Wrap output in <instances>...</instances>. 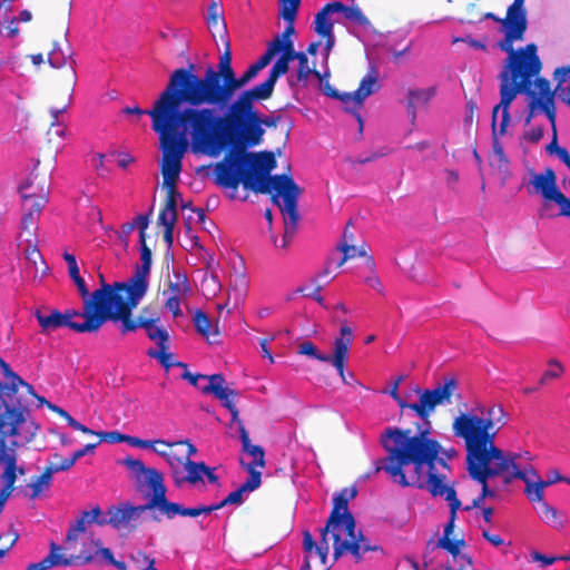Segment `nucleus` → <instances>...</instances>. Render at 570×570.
Returning <instances> with one entry per match:
<instances>
[{
  "instance_id": "nucleus-11",
  "label": "nucleus",
  "mask_w": 570,
  "mask_h": 570,
  "mask_svg": "<svg viewBox=\"0 0 570 570\" xmlns=\"http://www.w3.org/2000/svg\"><path fill=\"white\" fill-rule=\"evenodd\" d=\"M458 390V382L454 377L445 379L433 389L417 390L419 401L407 404V409L423 421L428 434L430 433L431 422L429 417L439 405H449L452 403V396ZM421 430L420 432H422Z\"/></svg>"
},
{
  "instance_id": "nucleus-4",
  "label": "nucleus",
  "mask_w": 570,
  "mask_h": 570,
  "mask_svg": "<svg viewBox=\"0 0 570 570\" xmlns=\"http://www.w3.org/2000/svg\"><path fill=\"white\" fill-rule=\"evenodd\" d=\"M243 156L249 176L246 180L249 190L261 194H273V202L279 207L284 216L285 234L281 244L275 238L274 245L285 248L298 222L297 200L299 188L286 175L271 176V171L276 167V159L272 153L254 154L243 150Z\"/></svg>"
},
{
  "instance_id": "nucleus-36",
  "label": "nucleus",
  "mask_w": 570,
  "mask_h": 570,
  "mask_svg": "<svg viewBox=\"0 0 570 570\" xmlns=\"http://www.w3.org/2000/svg\"><path fill=\"white\" fill-rule=\"evenodd\" d=\"M553 76L557 81V97L570 106V66L557 68Z\"/></svg>"
},
{
  "instance_id": "nucleus-33",
  "label": "nucleus",
  "mask_w": 570,
  "mask_h": 570,
  "mask_svg": "<svg viewBox=\"0 0 570 570\" xmlns=\"http://www.w3.org/2000/svg\"><path fill=\"white\" fill-rule=\"evenodd\" d=\"M239 440L242 443V449L245 453L253 458V461L249 464H253L254 468L265 466V452L264 449L259 445H254L250 442L247 430L244 425L239 428Z\"/></svg>"
},
{
  "instance_id": "nucleus-12",
  "label": "nucleus",
  "mask_w": 570,
  "mask_h": 570,
  "mask_svg": "<svg viewBox=\"0 0 570 570\" xmlns=\"http://www.w3.org/2000/svg\"><path fill=\"white\" fill-rule=\"evenodd\" d=\"M214 176L217 186L236 189L242 184L245 189L249 190V186L246 184L249 176L243 150L232 148L230 154L214 166Z\"/></svg>"
},
{
  "instance_id": "nucleus-63",
  "label": "nucleus",
  "mask_w": 570,
  "mask_h": 570,
  "mask_svg": "<svg viewBox=\"0 0 570 570\" xmlns=\"http://www.w3.org/2000/svg\"><path fill=\"white\" fill-rule=\"evenodd\" d=\"M548 151L550 154H556L558 158L567 165V167L570 170V154L568 150L563 147H560L557 142V139L554 138L547 147Z\"/></svg>"
},
{
  "instance_id": "nucleus-24",
  "label": "nucleus",
  "mask_w": 570,
  "mask_h": 570,
  "mask_svg": "<svg viewBox=\"0 0 570 570\" xmlns=\"http://www.w3.org/2000/svg\"><path fill=\"white\" fill-rule=\"evenodd\" d=\"M137 489L147 498L148 501L144 507L148 510H153L154 504L167 493L164 474L155 468L147 471V474L139 480Z\"/></svg>"
},
{
  "instance_id": "nucleus-48",
  "label": "nucleus",
  "mask_w": 570,
  "mask_h": 570,
  "mask_svg": "<svg viewBox=\"0 0 570 570\" xmlns=\"http://www.w3.org/2000/svg\"><path fill=\"white\" fill-rule=\"evenodd\" d=\"M154 509L159 510L168 519H173L176 515H183V505L168 501L166 495L154 504Z\"/></svg>"
},
{
  "instance_id": "nucleus-2",
  "label": "nucleus",
  "mask_w": 570,
  "mask_h": 570,
  "mask_svg": "<svg viewBox=\"0 0 570 570\" xmlns=\"http://www.w3.org/2000/svg\"><path fill=\"white\" fill-rule=\"evenodd\" d=\"M185 120L193 130V151L219 156L226 147L245 150L263 142L259 112L228 108L224 116L209 107H186Z\"/></svg>"
},
{
  "instance_id": "nucleus-14",
  "label": "nucleus",
  "mask_w": 570,
  "mask_h": 570,
  "mask_svg": "<svg viewBox=\"0 0 570 570\" xmlns=\"http://www.w3.org/2000/svg\"><path fill=\"white\" fill-rule=\"evenodd\" d=\"M29 411L22 406L14 397L9 395V400L0 396V433L4 436L20 435Z\"/></svg>"
},
{
  "instance_id": "nucleus-19",
  "label": "nucleus",
  "mask_w": 570,
  "mask_h": 570,
  "mask_svg": "<svg viewBox=\"0 0 570 570\" xmlns=\"http://www.w3.org/2000/svg\"><path fill=\"white\" fill-rule=\"evenodd\" d=\"M146 510L148 509L144 505H132L129 502L110 507L109 514H111L112 528L128 531L136 529Z\"/></svg>"
},
{
  "instance_id": "nucleus-59",
  "label": "nucleus",
  "mask_w": 570,
  "mask_h": 570,
  "mask_svg": "<svg viewBox=\"0 0 570 570\" xmlns=\"http://www.w3.org/2000/svg\"><path fill=\"white\" fill-rule=\"evenodd\" d=\"M535 106H539L540 109L544 111V114L547 115L548 119L552 124H554L556 114H554L552 96L544 97V98H539V99L532 101L531 107L534 108Z\"/></svg>"
},
{
  "instance_id": "nucleus-37",
  "label": "nucleus",
  "mask_w": 570,
  "mask_h": 570,
  "mask_svg": "<svg viewBox=\"0 0 570 570\" xmlns=\"http://www.w3.org/2000/svg\"><path fill=\"white\" fill-rule=\"evenodd\" d=\"M535 511L542 522L554 529L563 528L567 522L563 513L548 502L543 503L539 508H535Z\"/></svg>"
},
{
  "instance_id": "nucleus-18",
  "label": "nucleus",
  "mask_w": 570,
  "mask_h": 570,
  "mask_svg": "<svg viewBox=\"0 0 570 570\" xmlns=\"http://www.w3.org/2000/svg\"><path fill=\"white\" fill-rule=\"evenodd\" d=\"M225 379L220 374H213L209 377V384L202 387L203 393L213 394L216 399H218L224 407L228 410L232 416V423L237 424V432L239 433L240 425H244L239 419V412L233 401V396H235V391L224 386Z\"/></svg>"
},
{
  "instance_id": "nucleus-34",
  "label": "nucleus",
  "mask_w": 570,
  "mask_h": 570,
  "mask_svg": "<svg viewBox=\"0 0 570 570\" xmlns=\"http://www.w3.org/2000/svg\"><path fill=\"white\" fill-rule=\"evenodd\" d=\"M296 52L293 40H287L279 35L267 45L266 51L262 55L269 63L276 56L294 55Z\"/></svg>"
},
{
  "instance_id": "nucleus-21",
  "label": "nucleus",
  "mask_w": 570,
  "mask_h": 570,
  "mask_svg": "<svg viewBox=\"0 0 570 570\" xmlns=\"http://www.w3.org/2000/svg\"><path fill=\"white\" fill-rule=\"evenodd\" d=\"M150 268V252L147 248H144L141 253V264L135 268L134 274L124 282H115L110 285L111 287H116L120 291L121 288H131V292L135 295H138L141 292H147L149 287Z\"/></svg>"
},
{
  "instance_id": "nucleus-27",
  "label": "nucleus",
  "mask_w": 570,
  "mask_h": 570,
  "mask_svg": "<svg viewBox=\"0 0 570 570\" xmlns=\"http://www.w3.org/2000/svg\"><path fill=\"white\" fill-rule=\"evenodd\" d=\"M268 65L269 62L263 56H261L259 59L254 63L249 65L248 68L240 76H237L235 73L229 87V91H227V95L225 97L224 106L230 102L232 99L235 97L236 92L246 87L254 78L257 77L259 71H262Z\"/></svg>"
},
{
  "instance_id": "nucleus-23",
  "label": "nucleus",
  "mask_w": 570,
  "mask_h": 570,
  "mask_svg": "<svg viewBox=\"0 0 570 570\" xmlns=\"http://www.w3.org/2000/svg\"><path fill=\"white\" fill-rule=\"evenodd\" d=\"M294 60L298 62V66L296 70L287 77V83L293 91L299 87H306L311 77L316 78L320 82H323L324 78L330 77L328 71L322 75L315 69V66L311 67L307 55L303 51H296L294 53Z\"/></svg>"
},
{
  "instance_id": "nucleus-60",
  "label": "nucleus",
  "mask_w": 570,
  "mask_h": 570,
  "mask_svg": "<svg viewBox=\"0 0 570 570\" xmlns=\"http://www.w3.org/2000/svg\"><path fill=\"white\" fill-rule=\"evenodd\" d=\"M535 106H539L540 109L544 111V114L547 115L548 119L552 124H554L556 114H554L552 96L544 97V98H539V99L532 101L531 107L534 108Z\"/></svg>"
},
{
  "instance_id": "nucleus-8",
  "label": "nucleus",
  "mask_w": 570,
  "mask_h": 570,
  "mask_svg": "<svg viewBox=\"0 0 570 570\" xmlns=\"http://www.w3.org/2000/svg\"><path fill=\"white\" fill-rule=\"evenodd\" d=\"M453 433L462 439L466 450V465H472L473 473L481 475L485 462L510 458L494 444L497 431H490L481 416L463 413L453 421Z\"/></svg>"
},
{
  "instance_id": "nucleus-31",
  "label": "nucleus",
  "mask_w": 570,
  "mask_h": 570,
  "mask_svg": "<svg viewBox=\"0 0 570 570\" xmlns=\"http://www.w3.org/2000/svg\"><path fill=\"white\" fill-rule=\"evenodd\" d=\"M19 193L22 198L23 212L33 213L37 216L40 215L41 210L48 203V196L45 193L35 194L30 191V186L23 184L19 187Z\"/></svg>"
},
{
  "instance_id": "nucleus-64",
  "label": "nucleus",
  "mask_w": 570,
  "mask_h": 570,
  "mask_svg": "<svg viewBox=\"0 0 570 570\" xmlns=\"http://www.w3.org/2000/svg\"><path fill=\"white\" fill-rule=\"evenodd\" d=\"M194 324L196 330L203 335H207L212 327L209 317L200 311L196 312L194 316Z\"/></svg>"
},
{
  "instance_id": "nucleus-40",
  "label": "nucleus",
  "mask_w": 570,
  "mask_h": 570,
  "mask_svg": "<svg viewBox=\"0 0 570 570\" xmlns=\"http://www.w3.org/2000/svg\"><path fill=\"white\" fill-rule=\"evenodd\" d=\"M275 63L273 65L272 69L269 70V75L267 79L265 80L268 86H271L273 89L275 88V85L282 76H285L289 70V62L294 61V55H281L277 56Z\"/></svg>"
},
{
  "instance_id": "nucleus-43",
  "label": "nucleus",
  "mask_w": 570,
  "mask_h": 570,
  "mask_svg": "<svg viewBox=\"0 0 570 570\" xmlns=\"http://www.w3.org/2000/svg\"><path fill=\"white\" fill-rule=\"evenodd\" d=\"M48 61L53 68H62L67 63H70L72 76L76 77V70L72 66L75 61L72 60V51L70 49H68V52H65L58 43H55L48 55Z\"/></svg>"
},
{
  "instance_id": "nucleus-6",
  "label": "nucleus",
  "mask_w": 570,
  "mask_h": 570,
  "mask_svg": "<svg viewBox=\"0 0 570 570\" xmlns=\"http://www.w3.org/2000/svg\"><path fill=\"white\" fill-rule=\"evenodd\" d=\"M542 63L538 56V48L529 43L519 48V52L507 57L500 79V102L493 108V127L497 132V117L501 112L500 132H507L510 122L509 108L520 94L532 95L533 79L541 71Z\"/></svg>"
},
{
  "instance_id": "nucleus-20",
  "label": "nucleus",
  "mask_w": 570,
  "mask_h": 570,
  "mask_svg": "<svg viewBox=\"0 0 570 570\" xmlns=\"http://www.w3.org/2000/svg\"><path fill=\"white\" fill-rule=\"evenodd\" d=\"M273 91L274 89L268 86L266 81H263L249 89H240L237 97L235 99L233 98L225 107L243 111L258 112L255 108V102L271 98Z\"/></svg>"
},
{
  "instance_id": "nucleus-58",
  "label": "nucleus",
  "mask_w": 570,
  "mask_h": 570,
  "mask_svg": "<svg viewBox=\"0 0 570 570\" xmlns=\"http://www.w3.org/2000/svg\"><path fill=\"white\" fill-rule=\"evenodd\" d=\"M67 107H62L60 109L52 108L50 110L52 122H51V129L49 130V135H56L59 138H63L66 135L65 128L61 127L59 122V115L66 112Z\"/></svg>"
},
{
  "instance_id": "nucleus-57",
  "label": "nucleus",
  "mask_w": 570,
  "mask_h": 570,
  "mask_svg": "<svg viewBox=\"0 0 570 570\" xmlns=\"http://www.w3.org/2000/svg\"><path fill=\"white\" fill-rule=\"evenodd\" d=\"M53 459L58 460V461L57 462L52 461V462H50L49 466H47V469L52 473V475L55 473L69 470L76 463L72 455L69 458H60L58 454H55Z\"/></svg>"
},
{
  "instance_id": "nucleus-56",
  "label": "nucleus",
  "mask_w": 570,
  "mask_h": 570,
  "mask_svg": "<svg viewBox=\"0 0 570 570\" xmlns=\"http://www.w3.org/2000/svg\"><path fill=\"white\" fill-rule=\"evenodd\" d=\"M338 12H343L346 19L360 26L368 24L367 18L363 14L358 7H347L343 4V8L338 9Z\"/></svg>"
},
{
  "instance_id": "nucleus-32",
  "label": "nucleus",
  "mask_w": 570,
  "mask_h": 570,
  "mask_svg": "<svg viewBox=\"0 0 570 570\" xmlns=\"http://www.w3.org/2000/svg\"><path fill=\"white\" fill-rule=\"evenodd\" d=\"M343 8V3L338 1H334L327 3L321 11H318L315 16V31L320 36H328L333 32V23L330 19V16L338 12V9Z\"/></svg>"
},
{
  "instance_id": "nucleus-44",
  "label": "nucleus",
  "mask_w": 570,
  "mask_h": 570,
  "mask_svg": "<svg viewBox=\"0 0 570 570\" xmlns=\"http://www.w3.org/2000/svg\"><path fill=\"white\" fill-rule=\"evenodd\" d=\"M249 286V278L244 267L234 271L230 276V288L235 293L237 299L244 298Z\"/></svg>"
},
{
  "instance_id": "nucleus-49",
  "label": "nucleus",
  "mask_w": 570,
  "mask_h": 570,
  "mask_svg": "<svg viewBox=\"0 0 570 570\" xmlns=\"http://www.w3.org/2000/svg\"><path fill=\"white\" fill-rule=\"evenodd\" d=\"M189 291L187 278L180 274H175V281H169L168 289L164 295L183 297Z\"/></svg>"
},
{
  "instance_id": "nucleus-9",
  "label": "nucleus",
  "mask_w": 570,
  "mask_h": 570,
  "mask_svg": "<svg viewBox=\"0 0 570 570\" xmlns=\"http://www.w3.org/2000/svg\"><path fill=\"white\" fill-rule=\"evenodd\" d=\"M147 292L135 295L131 288L111 287L110 284L104 283L95 291V299L98 309V318L101 326L108 322H119L121 334L136 332L138 328H146L158 318H149L144 314L132 317V311L139 305Z\"/></svg>"
},
{
  "instance_id": "nucleus-35",
  "label": "nucleus",
  "mask_w": 570,
  "mask_h": 570,
  "mask_svg": "<svg viewBox=\"0 0 570 570\" xmlns=\"http://www.w3.org/2000/svg\"><path fill=\"white\" fill-rule=\"evenodd\" d=\"M434 96V88L412 89L407 94V110L414 119L416 110L428 105Z\"/></svg>"
},
{
  "instance_id": "nucleus-52",
  "label": "nucleus",
  "mask_w": 570,
  "mask_h": 570,
  "mask_svg": "<svg viewBox=\"0 0 570 570\" xmlns=\"http://www.w3.org/2000/svg\"><path fill=\"white\" fill-rule=\"evenodd\" d=\"M122 464L135 475L136 484L153 469L146 466L141 460L130 456L124 459Z\"/></svg>"
},
{
  "instance_id": "nucleus-30",
  "label": "nucleus",
  "mask_w": 570,
  "mask_h": 570,
  "mask_svg": "<svg viewBox=\"0 0 570 570\" xmlns=\"http://www.w3.org/2000/svg\"><path fill=\"white\" fill-rule=\"evenodd\" d=\"M49 551V559L52 562V568L56 567H70L77 564L79 561L82 564L90 563L94 561V556L91 552H88L86 549H82L79 554H70L66 556L62 550L63 547L57 544L56 542H51Z\"/></svg>"
},
{
  "instance_id": "nucleus-29",
  "label": "nucleus",
  "mask_w": 570,
  "mask_h": 570,
  "mask_svg": "<svg viewBox=\"0 0 570 570\" xmlns=\"http://www.w3.org/2000/svg\"><path fill=\"white\" fill-rule=\"evenodd\" d=\"M183 464L185 470L184 481L189 484L195 485L199 482L204 483V479H206L210 484H216L218 482L215 469L209 468L204 462H195L186 459Z\"/></svg>"
},
{
  "instance_id": "nucleus-28",
  "label": "nucleus",
  "mask_w": 570,
  "mask_h": 570,
  "mask_svg": "<svg viewBox=\"0 0 570 570\" xmlns=\"http://www.w3.org/2000/svg\"><path fill=\"white\" fill-rule=\"evenodd\" d=\"M98 505L90 510H85L80 513L77 520L70 524L66 534L65 549L71 550L76 547L79 535L85 533L87 529L94 524V520L95 517L98 515Z\"/></svg>"
},
{
  "instance_id": "nucleus-10",
  "label": "nucleus",
  "mask_w": 570,
  "mask_h": 570,
  "mask_svg": "<svg viewBox=\"0 0 570 570\" xmlns=\"http://www.w3.org/2000/svg\"><path fill=\"white\" fill-rule=\"evenodd\" d=\"M95 299V291L89 299L85 301L83 312L51 311L49 315L36 313V318L43 332H50L59 327H69L77 333H95L101 328V321L98 318V309Z\"/></svg>"
},
{
  "instance_id": "nucleus-3",
  "label": "nucleus",
  "mask_w": 570,
  "mask_h": 570,
  "mask_svg": "<svg viewBox=\"0 0 570 570\" xmlns=\"http://www.w3.org/2000/svg\"><path fill=\"white\" fill-rule=\"evenodd\" d=\"M223 42L226 50L220 55L216 69L208 67L203 77L185 68L176 69L159 96L175 101L178 106L188 104L189 107H224L225 97L236 72L232 66L229 40Z\"/></svg>"
},
{
  "instance_id": "nucleus-38",
  "label": "nucleus",
  "mask_w": 570,
  "mask_h": 570,
  "mask_svg": "<svg viewBox=\"0 0 570 570\" xmlns=\"http://www.w3.org/2000/svg\"><path fill=\"white\" fill-rule=\"evenodd\" d=\"M331 264L332 263H327L326 267L316 275V277L311 282V284L299 287L298 292L306 297H312L321 302L322 297L320 296V291L322 289L323 285L328 282V276L331 274Z\"/></svg>"
},
{
  "instance_id": "nucleus-39",
  "label": "nucleus",
  "mask_w": 570,
  "mask_h": 570,
  "mask_svg": "<svg viewBox=\"0 0 570 570\" xmlns=\"http://www.w3.org/2000/svg\"><path fill=\"white\" fill-rule=\"evenodd\" d=\"M333 542V539L331 537L324 538V529L321 531V540L320 542H315L312 534L308 531H305L303 533V546L306 552H313L314 550L316 553L324 560L330 551V543Z\"/></svg>"
},
{
  "instance_id": "nucleus-26",
  "label": "nucleus",
  "mask_w": 570,
  "mask_h": 570,
  "mask_svg": "<svg viewBox=\"0 0 570 570\" xmlns=\"http://www.w3.org/2000/svg\"><path fill=\"white\" fill-rule=\"evenodd\" d=\"M523 3L524 0H513V3L508 8L503 27L504 30H508L509 37H523L527 29V14Z\"/></svg>"
},
{
  "instance_id": "nucleus-22",
  "label": "nucleus",
  "mask_w": 570,
  "mask_h": 570,
  "mask_svg": "<svg viewBox=\"0 0 570 570\" xmlns=\"http://www.w3.org/2000/svg\"><path fill=\"white\" fill-rule=\"evenodd\" d=\"M353 344V333L351 327L343 325L340 330V336L333 342V354H326L325 363L331 364L340 376H344V367L348 360L350 348Z\"/></svg>"
},
{
  "instance_id": "nucleus-50",
  "label": "nucleus",
  "mask_w": 570,
  "mask_h": 570,
  "mask_svg": "<svg viewBox=\"0 0 570 570\" xmlns=\"http://www.w3.org/2000/svg\"><path fill=\"white\" fill-rule=\"evenodd\" d=\"M240 464L249 474V478L240 487L247 493L253 492L254 490L258 489L262 483V473L257 471L253 464H245L243 460H240Z\"/></svg>"
},
{
  "instance_id": "nucleus-45",
  "label": "nucleus",
  "mask_w": 570,
  "mask_h": 570,
  "mask_svg": "<svg viewBox=\"0 0 570 570\" xmlns=\"http://www.w3.org/2000/svg\"><path fill=\"white\" fill-rule=\"evenodd\" d=\"M169 344L160 348H149L147 355L151 358L157 360L161 366L169 370L173 366L186 367L185 363L175 362L171 353L168 352Z\"/></svg>"
},
{
  "instance_id": "nucleus-15",
  "label": "nucleus",
  "mask_w": 570,
  "mask_h": 570,
  "mask_svg": "<svg viewBox=\"0 0 570 570\" xmlns=\"http://www.w3.org/2000/svg\"><path fill=\"white\" fill-rule=\"evenodd\" d=\"M531 185L544 199L552 200L560 207V214L570 217V198L566 197L557 187V177L552 169L533 174Z\"/></svg>"
},
{
  "instance_id": "nucleus-46",
  "label": "nucleus",
  "mask_w": 570,
  "mask_h": 570,
  "mask_svg": "<svg viewBox=\"0 0 570 570\" xmlns=\"http://www.w3.org/2000/svg\"><path fill=\"white\" fill-rule=\"evenodd\" d=\"M158 323L159 321H154L150 323L149 326L145 328L148 338L156 343V348L164 347L168 345L169 342L168 331L165 327L160 326Z\"/></svg>"
},
{
  "instance_id": "nucleus-62",
  "label": "nucleus",
  "mask_w": 570,
  "mask_h": 570,
  "mask_svg": "<svg viewBox=\"0 0 570 570\" xmlns=\"http://www.w3.org/2000/svg\"><path fill=\"white\" fill-rule=\"evenodd\" d=\"M92 544L97 548L96 553L92 554L94 559L98 558L100 561H104L108 564H111L115 560L114 553L109 548H105L101 546V541L99 539L94 540Z\"/></svg>"
},
{
  "instance_id": "nucleus-25",
  "label": "nucleus",
  "mask_w": 570,
  "mask_h": 570,
  "mask_svg": "<svg viewBox=\"0 0 570 570\" xmlns=\"http://www.w3.org/2000/svg\"><path fill=\"white\" fill-rule=\"evenodd\" d=\"M205 20L214 39L219 38L222 41L228 39L222 0H209Z\"/></svg>"
},
{
  "instance_id": "nucleus-61",
  "label": "nucleus",
  "mask_w": 570,
  "mask_h": 570,
  "mask_svg": "<svg viewBox=\"0 0 570 570\" xmlns=\"http://www.w3.org/2000/svg\"><path fill=\"white\" fill-rule=\"evenodd\" d=\"M183 368L185 371L181 374V377L184 380H187L193 386L198 387L202 391V387L209 384V377L212 375L207 376V375H203V374H194L187 370V366L183 367Z\"/></svg>"
},
{
  "instance_id": "nucleus-7",
  "label": "nucleus",
  "mask_w": 570,
  "mask_h": 570,
  "mask_svg": "<svg viewBox=\"0 0 570 570\" xmlns=\"http://www.w3.org/2000/svg\"><path fill=\"white\" fill-rule=\"evenodd\" d=\"M357 494V490L344 488L333 498V510L324 528V538L333 539V554L337 559L350 553L356 562L361 561L366 552L379 551L377 544L371 543L361 532H355V520L348 511V502Z\"/></svg>"
},
{
  "instance_id": "nucleus-53",
  "label": "nucleus",
  "mask_w": 570,
  "mask_h": 570,
  "mask_svg": "<svg viewBox=\"0 0 570 570\" xmlns=\"http://www.w3.org/2000/svg\"><path fill=\"white\" fill-rule=\"evenodd\" d=\"M125 443H127L130 446L139 448V449H149L154 448V445H164L167 448H171L170 442L165 440H142L137 436L128 435L125 436Z\"/></svg>"
},
{
  "instance_id": "nucleus-16",
  "label": "nucleus",
  "mask_w": 570,
  "mask_h": 570,
  "mask_svg": "<svg viewBox=\"0 0 570 570\" xmlns=\"http://www.w3.org/2000/svg\"><path fill=\"white\" fill-rule=\"evenodd\" d=\"M521 458L531 460V454L528 451L524 453L511 452L512 465L510 474L512 478L524 482V494L527 499L532 504H539L540 507L547 502L544 500V490L548 487L541 478H537V480H534L533 478H529V473L522 472V469H520L519 464L517 463Z\"/></svg>"
},
{
  "instance_id": "nucleus-42",
  "label": "nucleus",
  "mask_w": 570,
  "mask_h": 570,
  "mask_svg": "<svg viewBox=\"0 0 570 570\" xmlns=\"http://www.w3.org/2000/svg\"><path fill=\"white\" fill-rule=\"evenodd\" d=\"M481 420L485 423L490 431H499L505 424V412L502 406L493 405L487 411H481Z\"/></svg>"
},
{
  "instance_id": "nucleus-1",
  "label": "nucleus",
  "mask_w": 570,
  "mask_h": 570,
  "mask_svg": "<svg viewBox=\"0 0 570 570\" xmlns=\"http://www.w3.org/2000/svg\"><path fill=\"white\" fill-rule=\"evenodd\" d=\"M387 455L376 462L375 471H384L402 488H426L433 497H444L454 515L461 507L453 487L445 482V475L438 473L436 466L449 469L444 458H440L441 444L428 436V431L411 435V431L387 429L381 436Z\"/></svg>"
},
{
  "instance_id": "nucleus-47",
  "label": "nucleus",
  "mask_w": 570,
  "mask_h": 570,
  "mask_svg": "<svg viewBox=\"0 0 570 570\" xmlns=\"http://www.w3.org/2000/svg\"><path fill=\"white\" fill-rule=\"evenodd\" d=\"M51 482L52 473L48 469H46L41 475L37 476L28 485L31 490L29 498L32 500L39 498L45 490L49 489Z\"/></svg>"
},
{
  "instance_id": "nucleus-41",
  "label": "nucleus",
  "mask_w": 570,
  "mask_h": 570,
  "mask_svg": "<svg viewBox=\"0 0 570 570\" xmlns=\"http://www.w3.org/2000/svg\"><path fill=\"white\" fill-rule=\"evenodd\" d=\"M348 237H350L348 232H347V229H345L344 235H343V242L340 243L337 246V249L343 254V257L337 261L334 258H331L327 262V263H332L331 269L333 267H334V269L341 267L344 264V262L350 258H354L356 256H363L365 254L363 250L358 249L356 246L347 244Z\"/></svg>"
},
{
  "instance_id": "nucleus-13",
  "label": "nucleus",
  "mask_w": 570,
  "mask_h": 570,
  "mask_svg": "<svg viewBox=\"0 0 570 570\" xmlns=\"http://www.w3.org/2000/svg\"><path fill=\"white\" fill-rule=\"evenodd\" d=\"M380 89L379 72L374 67L362 78L358 88L353 92H338L326 82L324 91L327 96L340 99L345 108L354 114L362 107L367 97Z\"/></svg>"
},
{
  "instance_id": "nucleus-17",
  "label": "nucleus",
  "mask_w": 570,
  "mask_h": 570,
  "mask_svg": "<svg viewBox=\"0 0 570 570\" xmlns=\"http://www.w3.org/2000/svg\"><path fill=\"white\" fill-rule=\"evenodd\" d=\"M512 459H501L498 461L485 462L481 475L473 473L472 465H468L470 476L482 484V493L479 498L473 500V507H480L483 500L488 497H494L495 492L488 485L490 478L502 475L511 472Z\"/></svg>"
},
{
  "instance_id": "nucleus-51",
  "label": "nucleus",
  "mask_w": 570,
  "mask_h": 570,
  "mask_svg": "<svg viewBox=\"0 0 570 570\" xmlns=\"http://www.w3.org/2000/svg\"><path fill=\"white\" fill-rule=\"evenodd\" d=\"M37 219L38 216L33 213L23 212V216L21 219V232L20 237H26V242L31 243L32 240L29 238L35 235L37 229Z\"/></svg>"
},
{
  "instance_id": "nucleus-54",
  "label": "nucleus",
  "mask_w": 570,
  "mask_h": 570,
  "mask_svg": "<svg viewBox=\"0 0 570 570\" xmlns=\"http://www.w3.org/2000/svg\"><path fill=\"white\" fill-rule=\"evenodd\" d=\"M302 0H279L281 16L286 22H294Z\"/></svg>"
},
{
  "instance_id": "nucleus-5",
  "label": "nucleus",
  "mask_w": 570,
  "mask_h": 570,
  "mask_svg": "<svg viewBox=\"0 0 570 570\" xmlns=\"http://www.w3.org/2000/svg\"><path fill=\"white\" fill-rule=\"evenodd\" d=\"M153 129L158 135L163 151L161 174L167 187L176 185L188 150V138L193 146V130L185 120V108L161 96L148 111Z\"/></svg>"
},
{
  "instance_id": "nucleus-55",
  "label": "nucleus",
  "mask_w": 570,
  "mask_h": 570,
  "mask_svg": "<svg viewBox=\"0 0 570 570\" xmlns=\"http://www.w3.org/2000/svg\"><path fill=\"white\" fill-rule=\"evenodd\" d=\"M297 353L309 356L314 360L325 363L326 354L321 353L318 348L309 341H304L297 346Z\"/></svg>"
}]
</instances>
